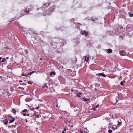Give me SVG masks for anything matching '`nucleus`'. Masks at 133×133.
<instances>
[{
	"mask_svg": "<svg viewBox=\"0 0 133 133\" xmlns=\"http://www.w3.org/2000/svg\"><path fill=\"white\" fill-rule=\"evenodd\" d=\"M51 46H54L56 48H59L62 47L64 45V42L63 41L59 38H55L51 42Z\"/></svg>",
	"mask_w": 133,
	"mask_h": 133,
	"instance_id": "nucleus-1",
	"label": "nucleus"
},
{
	"mask_svg": "<svg viewBox=\"0 0 133 133\" xmlns=\"http://www.w3.org/2000/svg\"><path fill=\"white\" fill-rule=\"evenodd\" d=\"M123 29V26L121 25H118L112 31H109V34L111 36L114 35H118L120 33H123L124 30L123 31L122 30Z\"/></svg>",
	"mask_w": 133,
	"mask_h": 133,
	"instance_id": "nucleus-2",
	"label": "nucleus"
},
{
	"mask_svg": "<svg viewBox=\"0 0 133 133\" xmlns=\"http://www.w3.org/2000/svg\"><path fill=\"white\" fill-rule=\"evenodd\" d=\"M54 10L55 8L54 6L50 7L44 12L43 15L45 16L50 15L54 11Z\"/></svg>",
	"mask_w": 133,
	"mask_h": 133,
	"instance_id": "nucleus-3",
	"label": "nucleus"
},
{
	"mask_svg": "<svg viewBox=\"0 0 133 133\" xmlns=\"http://www.w3.org/2000/svg\"><path fill=\"white\" fill-rule=\"evenodd\" d=\"M3 116L5 118L4 119V120H3V123L5 125H7L8 123V121L9 120V118H7V117L6 116L4 115Z\"/></svg>",
	"mask_w": 133,
	"mask_h": 133,
	"instance_id": "nucleus-4",
	"label": "nucleus"
},
{
	"mask_svg": "<svg viewBox=\"0 0 133 133\" xmlns=\"http://www.w3.org/2000/svg\"><path fill=\"white\" fill-rule=\"evenodd\" d=\"M81 33L82 35H85V37L87 36L88 35V32L85 30H83L81 31Z\"/></svg>",
	"mask_w": 133,
	"mask_h": 133,
	"instance_id": "nucleus-5",
	"label": "nucleus"
},
{
	"mask_svg": "<svg viewBox=\"0 0 133 133\" xmlns=\"http://www.w3.org/2000/svg\"><path fill=\"white\" fill-rule=\"evenodd\" d=\"M43 4V8H44V9H45V8L49 7L50 5V4L49 3H44Z\"/></svg>",
	"mask_w": 133,
	"mask_h": 133,
	"instance_id": "nucleus-6",
	"label": "nucleus"
},
{
	"mask_svg": "<svg viewBox=\"0 0 133 133\" xmlns=\"http://www.w3.org/2000/svg\"><path fill=\"white\" fill-rule=\"evenodd\" d=\"M45 10V9H44V8H43V6H42V7L40 8H38L37 9V10H39L38 12L39 13L41 14H43V13H43V11L44 10Z\"/></svg>",
	"mask_w": 133,
	"mask_h": 133,
	"instance_id": "nucleus-7",
	"label": "nucleus"
},
{
	"mask_svg": "<svg viewBox=\"0 0 133 133\" xmlns=\"http://www.w3.org/2000/svg\"><path fill=\"white\" fill-rule=\"evenodd\" d=\"M6 58H4L3 59L2 58L0 57V62L1 63L2 62H4V64H5L6 63Z\"/></svg>",
	"mask_w": 133,
	"mask_h": 133,
	"instance_id": "nucleus-8",
	"label": "nucleus"
},
{
	"mask_svg": "<svg viewBox=\"0 0 133 133\" xmlns=\"http://www.w3.org/2000/svg\"><path fill=\"white\" fill-rule=\"evenodd\" d=\"M119 54L121 56H125L126 54L125 51L124 50H122L119 51Z\"/></svg>",
	"mask_w": 133,
	"mask_h": 133,
	"instance_id": "nucleus-9",
	"label": "nucleus"
},
{
	"mask_svg": "<svg viewBox=\"0 0 133 133\" xmlns=\"http://www.w3.org/2000/svg\"><path fill=\"white\" fill-rule=\"evenodd\" d=\"M40 35L38 33L37 34L35 37V39L36 40H40L41 38L39 36Z\"/></svg>",
	"mask_w": 133,
	"mask_h": 133,
	"instance_id": "nucleus-10",
	"label": "nucleus"
},
{
	"mask_svg": "<svg viewBox=\"0 0 133 133\" xmlns=\"http://www.w3.org/2000/svg\"><path fill=\"white\" fill-rule=\"evenodd\" d=\"M96 75L97 76H102L104 77H106V75L105 74H104L103 73H99L97 74Z\"/></svg>",
	"mask_w": 133,
	"mask_h": 133,
	"instance_id": "nucleus-11",
	"label": "nucleus"
},
{
	"mask_svg": "<svg viewBox=\"0 0 133 133\" xmlns=\"http://www.w3.org/2000/svg\"><path fill=\"white\" fill-rule=\"evenodd\" d=\"M50 75L51 76L54 77L56 75L55 71H52L50 73Z\"/></svg>",
	"mask_w": 133,
	"mask_h": 133,
	"instance_id": "nucleus-12",
	"label": "nucleus"
},
{
	"mask_svg": "<svg viewBox=\"0 0 133 133\" xmlns=\"http://www.w3.org/2000/svg\"><path fill=\"white\" fill-rule=\"evenodd\" d=\"M15 118L12 119H9V120H8L9 123L10 124V123H13L15 120Z\"/></svg>",
	"mask_w": 133,
	"mask_h": 133,
	"instance_id": "nucleus-13",
	"label": "nucleus"
},
{
	"mask_svg": "<svg viewBox=\"0 0 133 133\" xmlns=\"http://www.w3.org/2000/svg\"><path fill=\"white\" fill-rule=\"evenodd\" d=\"M5 116H6L7 117V118H8H8H10V119H13V118H14V117H13L11 115H5Z\"/></svg>",
	"mask_w": 133,
	"mask_h": 133,
	"instance_id": "nucleus-14",
	"label": "nucleus"
},
{
	"mask_svg": "<svg viewBox=\"0 0 133 133\" xmlns=\"http://www.w3.org/2000/svg\"><path fill=\"white\" fill-rule=\"evenodd\" d=\"M25 12L26 14H28L29 12V10L28 8H25L24 11Z\"/></svg>",
	"mask_w": 133,
	"mask_h": 133,
	"instance_id": "nucleus-15",
	"label": "nucleus"
},
{
	"mask_svg": "<svg viewBox=\"0 0 133 133\" xmlns=\"http://www.w3.org/2000/svg\"><path fill=\"white\" fill-rule=\"evenodd\" d=\"M82 94V92H79L78 93V94L76 95V96L77 97H80L81 96Z\"/></svg>",
	"mask_w": 133,
	"mask_h": 133,
	"instance_id": "nucleus-16",
	"label": "nucleus"
},
{
	"mask_svg": "<svg viewBox=\"0 0 133 133\" xmlns=\"http://www.w3.org/2000/svg\"><path fill=\"white\" fill-rule=\"evenodd\" d=\"M108 51H107V52L108 54L111 53L112 52V50L111 49H108Z\"/></svg>",
	"mask_w": 133,
	"mask_h": 133,
	"instance_id": "nucleus-17",
	"label": "nucleus"
},
{
	"mask_svg": "<svg viewBox=\"0 0 133 133\" xmlns=\"http://www.w3.org/2000/svg\"><path fill=\"white\" fill-rule=\"evenodd\" d=\"M42 88H46V89H48L49 87L47 86L46 84L45 83L43 85Z\"/></svg>",
	"mask_w": 133,
	"mask_h": 133,
	"instance_id": "nucleus-18",
	"label": "nucleus"
},
{
	"mask_svg": "<svg viewBox=\"0 0 133 133\" xmlns=\"http://www.w3.org/2000/svg\"><path fill=\"white\" fill-rule=\"evenodd\" d=\"M117 126L118 127H120L122 124V122H119V121H118Z\"/></svg>",
	"mask_w": 133,
	"mask_h": 133,
	"instance_id": "nucleus-19",
	"label": "nucleus"
},
{
	"mask_svg": "<svg viewBox=\"0 0 133 133\" xmlns=\"http://www.w3.org/2000/svg\"><path fill=\"white\" fill-rule=\"evenodd\" d=\"M13 113L15 115L16 114V111L15 109H12V110Z\"/></svg>",
	"mask_w": 133,
	"mask_h": 133,
	"instance_id": "nucleus-20",
	"label": "nucleus"
},
{
	"mask_svg": "<svg viewBox=\"0 0 133 133\" xmlns=\"http://www.w3.org/2000/svg\"><path fill=\"white\" fill-rule=\"evenodd\" d=\"M90 19L92 21L94 22V21H95L97 19H96V18H93L92 17H91L90 18Z\"/></svg>",
	"mask_w": 133,
	"mask_h": 133,
	"instance_id": "nucleus-21",
	"label": "nucleus"
},
{
	"mask_svg": "<svg viewBox=\"0 0 133 133\" xmlns=\"http://www.w3.org/2000/svg\"><path fill=\"white\" fill-rule=\"evenodd\" d=\"M89 57H87V56H86L84 61H86L87 62H88V61L89 60Z\"/></svg>",
	"mask_w": 133,
	"mask_h": 133,
	"instance_id": "nucleus-22",
	"label": "nucleus"
},
{
	"mask_svg": "<svg viewBox=\"0 0 133 133\" xmlns=\"http://www.w3.org/2000/svg\"><path fill=\"white\" fill-rule=\"evenodd\" d=\"M81 25V24L80 23H77V26L78 29L80 27V26Z\"/></svg>",
	"mask_w": 133,
	"mask_h": 133,
	"instance_id": "nucleus-23",
	"label": "nucleus"
},
{
	"mask_svg": "<svg viewBox=\"0 0 133 133\" xmlns=\"http://www.w3.org/2000/svg\"><path fill=\"white\" fill-rule=\"evenodd\" d=\"M35 116H36V117L38 118L39 117V115H38V112H36L35 113Z\"/></svg>",
	"mask_w": 133,
	"mask_h": 133,
	"instance_id": "nucleus-24",
	"label": "nucleus"
},
{
	"mask_svg": "<svg viewBox=\"0 0 133 133\" xmlns=\"http://www.w3.org/2000/svg\"><path fill=\"white\" fill-rule=\"evenodd\" d=\"M35 72V71H32V72H30L29 73H28L27 74V76L29 75H31L32 74Z\"/></svg>",
	"mask_w": 133,
	"mask_h": 133,
	"instance_id": "nucleus-25",
	"label": "nucleus"
},
{
	"mask_svg": "<svg viewBox=\"0 0 133 133\" xmlns=\"http://www.w3.org/2000/svg\"><path fill=\"white\" fill-rule=\"evenodd\" d=\"M112 124L111 123H110L109 124L108 128L110 129L112 127Z\"/></svg>",
	"mask_w": 133,
	"mask_h": 133,
	"instance_id": "nucleus-26",
	"label": "nucleus"
},
{
	"mask_svg": "<svg viewBox=\"0 0 133 133\" xmlns=\"http://www.w3.org/2000/svg\"><path fill=\"white\" fill-rule=\"evenodd\" d=\"M27 110L26 109H24L21 112V114H23V112H26L27 111Z\"/></svg>",
	"mask_w": 133,
	"mask_h": 133,
	"instance_id": "nucleus-27",
	"label": "nucleus"
},
{
	"mask_svg": "<svg viewBox=\"0 0 133 133\" xmlns=\"http://www.w3.org/2000/svg\"><path fill=\"white\" fill-rule=\"evenodd\" d=\"M89 100V99L87 98H85L83 100L85 102H86L87 103V102Z\"/></svg>",
	"mask_w": 133,
	"mask_h": 133,
	"instance_id": "nucleus-28",
	"label": "nucleus"
},
{
	"mask_svg": "<svg viewBox=\"0 0 133 133\" xmlns=\"http://www.w3.org/2000/svg\"><path fill=\"white\" fill-rule=\"evenodd\" d=\"M128 14L129 16L130 17H132L133 16V14L132 13L129 12Z\"/></svg>",
	"mask_w": 133,
	"mask_h": 133,
	"instance_id": "nucleus-29",
	"label": "nucleus"
},
{
	"mask_svg": "<svg viewBox=\"0 0 133 133\" xmlns=\"http://www.w3.org/2000/svg\"><path fill=\"white\" fill-rule=\"evenodd\" d=\"M114 126H115L116 127L115 128L114 127H112L111 129L114 130H115V129H117V127L115 125H114Z\"/></svg>",
	"mask_w": 133,
	"mask_h": 133,
	"instance_id": "nucleus-30",
	"label": "nucleus"
},
{
	"mask_svg": "<svg viewBox=\"0 0 133 133\" xmlns=\"http://www.w3.org/2000/svg\"><path fill=\"white\" fill-rule=\"evenodd\" d=\"M21 12H21V15H22L21 16H23L24 15H26V14H25L24 13H23V11H21Z\"/></svg>",
	"mask_w": 133,
	"mask_h": 133,
	"instance_id": "nucleus-31",
	"label": "nucleus"
},
{
	"mask_svg": "<svg viewBox=\"0 0 133 133\" xmlns=\"http://www.w3.org/2000/svg\"><path fill=\"white\" fill-rule=\"evenodd\" d=\"M75 21V20L74 19V18H73L71 19L70 21V22L71 23L72 22H74Z\"/></svg>",
	"mask_w": 133,
	"mask_h": 133,
	"instance_id": "nucleus-32",
	"label": "nucleus"
},
{
	"mask_svg": "<svg viewBox=\"0 0 133 133\" xmlns=\"http://www.w3.org/2000/svg\"><path fill=\"white\" fill-rule=\"evenodd\" d=\"M28 84H32V83H33V82L32 81H28Z\"/></svg>",
	"mask_w": 133,
	"mask_h": 133,
	"instance_id": "nucleus-33",
	"label": "nucleus"
},
{
	"mask_svg": "<svg viewBox=\"0 0 133 133\" xmlns=\"http://www.w3.org/2000/svg\"><path fill=\"white\" fill-rule=\"evenodd\" d=\"M29 108H30V110H34L35 109L33 108V107L32 106H30L29 107Z\"/></svg>",
	"mask_w": 133,
	"mask_h": 133,
	"instance_id": "nucleus-34",
	"label": "nucleus"
},
{
	"mask_svg": "<svg viewBox=\"0 0 133 133\" xmlns=\"http://www.w3.org/2000/svg\"><path fill=\"white\" fill-rule=\"evenodd\" d=\"M79 130L78 129V131L79 132H80V133H83V131L82 130H81V129H80L79 130Z\"/></svg>",
	"mask_w": 133,
	"mask_h": 133,
	"instance_id": "nucleus-35",
	"label": "nucleus"
},
{
	"mask_svg": "<svg viewBox=\"0 0 133 133\" xmlns=\"http://www.w3.org/2000/svg\"><path fill=\"white\" fill-rule=\"evenodd\" d=\"M74 112H77V114H79V111L78 110V109H76V110H74Z\"/></svg>",
	"mask_w": 133,
	"mask_h": 133,
	"instance_id": "nucleus-36",
	"label": "nucleus"
},
{
	"mask_svg": "<svg viewBox=\"0 0 133 133\" xmlns=\"http://www.w3.org/2000/svg\"><path fill=\"white\" fill-rule=\"evenodd\" d=\"M16 19L15 18H13L11 20V21L10 22H12L13 21H15Z\"/></svg>",
	"mask_w": 133,
	"mask_h": 133,
	"instance_id": "nucleus-37",
	"label": "nucleus"
},
{
	"mask_svg": "<svg viewBox=\"0 0 133 133\" xmlns=\"http://www.w3.org/2000/svg\"><path fill=\"white\" fill-rule=\"evenodd\" d=\"M22 76H25V77H26L27 76V75H26V74H24L23 73L22 74Z\"/></svg>",
	"mask_w": 133,
	"mask_h": 133,
	"instance_id": "nucleus-38",
	"label": "nucleus"
},
{
	"mask_svg": "<svg viewBox=\"0 0 133 133\" xmlns=\"http://www.w3.org/2000/svg\"><path fill=\"white\" fill-rule=\"evenodd\" d=\"M120 85L122 86L123 85H124L123 82L122 81H121L120 82Z\"/></svg>",
	"mask_w": 133,
	"mask_h": 133,
	"instance_id": "nucleus-39",
	"label": "nucleus"
},
{
	"mask_svg": "<svg viewBox=\"0 0 133 133\" xmlns=\"http://www.w3.org/2000/svg\"><path fill=\"white\" fill-rule=\"evenodd\" d=\"M18 123H19V122H18V121H16L15 123V125H18Z\"/></svg>",
	"mask_w": 133,
	"mask_h": 133,
	"instance_id": "nucleus-40",
	"label": "nucleus"
},
{
	"mask_svg": "<svg viewBox=\"0 0 133 133\" xmlns=\"http://www.w3.org/2000/svg\"><path fill=\"white\" fill-rule=\"evenodd\" d=\"M108 132L109 133H111L112 132V131L111 130L109 129L108 130Z\"/></svg>",
	"mask_w": 133,
	"mask_h": 133,
	"instance_id": "nucleus-41",
	"label": "nucleus"
},
{
	"mask_svg": "<svg viewBox=\"0 0 133 133\" xmlns=\"http://www.w3.org/2000/svg\"><path fill=\"white\" fill-rule=\"evenodd\" d=\"M25 52L26 53V54H28V51L27 50H26L25 49Z\"/></svg>",
	"mask_w": 133,
	"mask_h": 133,
	"instance_id": "nucleus-42",
	"label": "nucleus"
},
{
	"mask_svg": "<svg viewBox=\"0 0 133 133\" xmlns=\"http://www.w3.org/2000/svg\"><path fill=\"white\" fill-rule=\"evenodd\" d=\"M18 88L20 89H21L22 90H24V88H23V87H18Z\"/></svg>",
	"mask_w": 133,
	"mask_h": 133,
	"instance_id": "nucleus-43",
	"label": "nucleus"
},
{
	"mask_svg": "<svg viewBox=\"0 0 133 133\" xmlns=\"http://www.w3.org/2000/svg\"><path fill=\"white\" fill-rule=\"evenodd\" d=\"M11 128H12L13 127L14 128H15L16 127V125H11Z\"/></svg>",
	"mask_w": 133,
	"mask_h": 133,
	"instance_id": "nucleus-44",
	"label": "nucleus"
},
{
	"mask_svg": "<svg viewBox=\"0 0 133 133\" xmlns=\"http://www.w3.org/2000/svg\"><path fill=\"white\" fill-rule=\"evenodd\" d=\"M99 104H97V105H96L95 107V108H97V107H99Z\"/></svg>",
	"mask_w": 133,
	"mask_h": 133,
	"instance_id": "nucleus-45",
	"label": "nucleus"
},
{
	"mask_svg": "<svg viewBox=\"0 0 133 133\" xmlns=\"http://www.w3.org/2000/svg\"><path fill=\"white\" fill-rule=\"evenodd\" d=\"M119 38H122V39H123V37L122 36H119Z\"/></svg>",
	"mask_w": 133,
	"mask_h": 133,
	"instance_id": "nucleus-46",
	"label": "nucleus"
},
{
	"mask_svg": "<svg viewBox=\"0 0 133 133\" xmlns=\"http://www.w3.org/2000/svg\"><path fill=\"white\" fill-rule=\"evenodd\" d=\"M116 102L114 104V105H115L116 104V103L118 102V101L116 99Z\"/></svg>",
	"mask_w": 133,
	"mask_h": 133,
	"instance_id": "nucleus-47",
	"label": "nucleus"
},
{
	"mask_svg": "<svg viewBox=\"0 0 133 133\" xmlns=\"http://www.w3.org/2000/svg\"><path fill=\"white\" fill-rule=\"evenodd\" d=\"M98 86V87H99L100 85L99 84H98L97 83H96V87H97Z\"/></svg>",
	"mask_w": 133,
	"mask_h": 133,
	"instance_id": "nucleus-48",
	"label": "nucleus"
},
{
	"mask_svg": "<svg viewBox=\"0 0 133 133\" xmlns=\"http://www.w3.org/2000/svg\"><path fill=\"white\" fill-rule=\"evenodd\" d=\"M39 106H38V107H37L36 108H35V109H39Z\"/></svg>",
	"mask_w": 133,
	"mask_h": 133,
	"instance_id": "nucleus-49",
	"label": "nucleus"
},
{
	"mask_svg": "<svg viewBox=\"0 0 133 133\" xmlns=\"http://www.w3.org/2000/svg\"><path fill=\"white\" fill-rule=\"evenodd\" d=\"M63 130L64 131H66V129L65 128H64L63 129Z\"/></svg>",
	"mask_w": 133,
	"mask_h": 133,
	"instance_id": "nucleus-50",
	"label": "nucleus"
},
{
	"mask_svg": "<svg viewBox=\"0 0 133 133\" xmlns=\"http://www.w3.org/2000/svg\"><path fill=\"white\" fill-rule=\"evenodd\" d=\"M23 115L24 116H25L26 115V114L25 113H24L23 114Z\"/></svg>",
	"mask_w": 133,
	"mask_h": 133,
	"instance_id": "nucleus-51",
	"label": "nucleus"
},
{
	"mask_svg": "<svg viewBox=\"0 0 133 133\" xmlns=\"http://www.w3.org/2000/svg\"><path fill=\"white\" fill-rule=\"evenodd\" d=\"M33 34H35L36 35L37 34V33H36L35 32H33Z\"/></svg>",
	"mask_w": 133,
	"mask_h": 133,
	"instance_id": "nucleus-52",
	"label": "nucleus"
},
{
	"mask_svg": "<svg viewBox=\"0 0 133 133\" xmlns=\"http://www.w3.org/2000/svg\"><path fill=\"white\" fill-rule=\"evenodd\" d=\"M15 131H16V130H14L12 132H13V133H16Z\"/></svg>",
	"mask_w": 133,
	"mask_h": 133,
	"instance_id": "nucleus-53",
	"label": "nucleus"
},
{
	"mask_svg": "<svg viewBox=\"0 0 133 133\" xmlns=\"http://www.w3.org/2000/svg\"><path fill=\"white\" fill-rule=\"evenodd\" d=\"M71 92H73L74 91V90H73V89H71Z\"/></svg>",
	"mask_w": 133,
	"mask_h": 133,
	"instance_id": "nucleus-54",
	"label": "nucleus"
},
{
	"mask_svg": "<svg viewBox=\"0 0 133 133\" xmlns=\"http://www.w3.org/2000/svg\"><path fill=\"white\" fill-rule=\"evenodd\" d=\"M96 108H95H95H93V110L95 111L96 110Z\"/></svg>",
	"mask_w": 133,
	"mask_h": 133,
	"instance_id": "nucleus-55",
	"label": "nucleus"
},
{
	"mask_svg": "<svg viewBox=\"0 0 133 133\" xmlns=\"http://www.w3.org/2000/svg\"><path fill=\"white\" fill-rule=\"evenodd\" d=\"M26 116H29V114H26Z\"/></svg>",
	"mask_w": 133,
	"mask_h": 133,
	"instance_id": "nucleus-56",
	"label": "nucleus"
},
{
	"mask_svg": "<svg viewBox=\"0 0 133 133\" xmlns=\"http://www.w3.org/2000/svg\"><path fill=\"white\" fill-rule=\"evenodd\" d=\"M95 91H97V89L96 88H95Z\"/></svg>",
	"mask_w": 133,
	"mask_h": 133,
	"instance_id": "nucleus-57",
	"label": "nucleus"
},
{
	"mask_svg": "<svg viewBox=\"0 0 133 133\" xmlns=\"http://www.w3.org/2000/svg\"><path fill=\"white\" fill-rule=\"evenodd\" d=\"M5 58H6V59H8L9 58V57H6Z\"/></svg>",
	"mask_w": 133,
	"mask_h": 133,
	"instance_id": "nucleus-58",
	"label": "nucleus"
},
{
	"mask_svg": "<svg viewBox=\"0 0 133 133\" xmlns=\"http://www.w3.org/2000/svg\"><path fill=\"white\" fill-rule=\"evenodd\" d=\"M25 121L26 122H28V121L27 120V119H25Z\"/></svg>",
	"mask_w": 133,
	"mask_h": 133,
	"instance_id": "nucleus-59",
	"label": "nucleus"
},
{
	"mask_svg": "<svg viewBox=\"0 0 133 133\" xmlns=\"http://www.w3.org/2000/svg\"><path fill=\"white\" fill-rule=\"evenodd\" d=\"M84 132H85V133H88V132H87L86 131H84Z\"/></svg>",
	"mask_w": 133,
	"mask_h": 133,
	"instance_id": "nucleus-60",
	"label": "nucleus"
},
{
	"mask_svg": "<svg viewBox=\"0 0 133 133\" xmlns=\"http://www.w3.org/2000/svg\"><path fill=\"white\" fill-rule=\"evenodd\" d=\"M22 82V81L20 80V81H19V82L20 83H21V82Z\"/></svg>",
	"mask_w": 133,
	"mask_h": 133,
	"instance_id": "nucleus-61",
	"label": "nucleus"
},
{
	"mask_svg": "<svg viewBox=\"0 0 133 133\" xmlns=\"http://www.w3.org/2000/svg\"><path fill=\"white\" fill-rule=\"evenodd\" d=\"M85 129L87 130L88 132H89V131L87 130V128H85Z\"/></svg>",
	"mask_w": 133,
	"mask_h": 133,
	"instance_id": "nucleus-62",
	"label": "nucleus"
},
{
	"mask_svg": "<svg viewBox=\"0 0 133 133\" xmlns=\"http://www.w3.org/2000/svg\"><path fill=\"white\" fill-rule=\"evenodd\" d=\"M62 133H65V132L63 131L62 132Z\"/></svg>",
	"mask_w": 133,
	"mask_h": 133,
	"instance_id": "nucleus-63",
	"label": "nucleus"
},
{
	"mask_svg": "<svg viewBox=\"0 0 133 133\" xmlns=\"http://www.w3.org/2000/svg\"><path fill=\"white\" fill-rule=\"evenodd\" d=\"M9 127V128H11V126H10Z\"/></svg>",
	"mask_w": 133,
	"mask_h": 133,
	"instance_id": "nucleus-64",
	"label": "nucleus"
}]
</instances>
